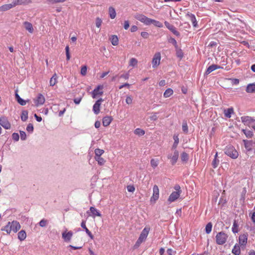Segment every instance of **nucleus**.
<instances>
[{"label": "nucleus", "mask_w": 255, "mask_h": 255, "mask_svg": "<svg viewBox=\"0 0 255 255\" xmlns=\"http://www.w3.org/2000/svg\"><path fill=\"white\" fill-rule=\"evenodd\" d=\"M135 18L146 25L153 24L158 27H162L163 26L162 23L160 21L149 18L142 14H136L135 15Z\"/></svg>", "instance_id": "f257e3e1"}, {"label": "nucleus", "mask_w": 255, "mask_h": 255, "mask_svg": "<svg viewBox=\"0 0 255 255\" xmlns=\"http://www.w3.org/2000/svg\"><path fill=\"white\" fill-rule=\"evenodd\" d=\"M21 228L19 222L16 221L8 222L6 225L2 228L1 230L9 234L11 232L16 233Z\"/></svg>", "instance_id": "f03ea898"}, {"label": "nucleus", "mask_w": 255, "mask_h": 255, "mask_svg": "<svg viewBox=\"0 0 255 255\" xmlns=\"http://www.w3.org/2000/svg\"><path fill=\"white\" fill-rule=\"evenodd\" d=\"M149 228L145 227L141 232L139 238L134 246V248H138L139 245L145 240L149 233Z\"/></svg>", "instance_id": "7ed1b4c3"}, {"label": "nucleus", "mask_w": 255, "mask_h": 255, "mask_svg": "<svg viewBox=\"0 0 255 255\" xmlns=\"http://www.w3.org/2000/svg\"><path fill=\"white\" fill-rule=\"evenodd\" d=\"M215 238L216 244L222 245L226 242L228 238V235L224 232H220L217 233Z\"/></svg>", "instance_id": "20e7f679"}, {"label": "nucleus", "mask_w": 255, "mask_h": 255, "mask_svg": "<svg viewBox=\"0 0 255 255\" xmlns=\"http://www.w3.org/2000/svg\"><path fill=\"white\" fill-rule=\"evenodd\" d=\"M225 153L228 156L231 157L233 159L237 158L239 154L238 151L236 150V149L231 145L227 146L225 149Z\"/></svg>", "instance_id": "39448f33"}, {"label": "nucleus", "mask_w": 255, "mask_h": 255, "mask_svg": "<svg viewBox=\"0 0 255 255\" xmlns=\"http://www.w3.org/2000/svg\"><path fill=\"white\" fill-rule=\"evenodd\" d=\"M104 88L103 85H99L96 88H95L92 92V97L94 99L98 98L102 96L103 94V89Z\"/></svg>", "instance_id": "423d86ee"}, {"label": "nucleus", "mask_w": 255, "mask_h": 255, "mask_svg": "<svg viewBox=\"0 0 255 255\" xmlns=\"http://www.w3.org/2000/svg\"><path fill=\"white\" fill-rule=\"evenodd\" d=\"M159 197V190L158 186L154 185L153 187V194L150 198V202L155 203Z\"/></svg>", "instance_id": "0eeeda50"}, {"label": "nucleus", "mask_w": 255, "mask_h": 255, "mask_svg": "<svg viewBox=\"0 0 255 255\" xmlns=\"http://www.w3.org/2000/svg\"><path fill=\"white\" fill-rule=\"evenodd\" d=\"M161 60V54L159 52H156L153 56L152 60L153 68H156L159 64Z\"/></svg>", "instance_id": "6e6552de"}, {"label": "nucleus", "mask_w": 255, "mask_h": 255, "mask_svg": "<svg viewBox=\"0 0 255 255\" xmlns=\"http://www.w3.org/2000/svg\"><path fill=\"white\" fill-rule=\"evenodd\" d=\"M45 101V99L43 95L39 94L37 97L34 99V102L36 107L42 105Z\"/></svg>", "instance_id": "1a4fd4ad"}, {"label": "nucleus", "mask_w": 255, "mask_h": 255, "mask_svg": "<svg viewBox=\"0 0 255 255\" xmlns=\"http://www.w3.org/2000/svg\"><path fill=\"white\" fill-rule=\"evenodd\" d=\"M18 3H19L18 0H17V1H13L11 3L4 4L0 7V11H6V10L13 7L14 6H16Z\"/></svg>", "instance_id": "9d476101"}, {"label": "nucleus", "mask_w": 255, "mask_h": 255, "mask_svg": "<svg viewBox=\"0 0 255 255\" xmlns=\"http://www.w3.org/2000/svg\"><path fill=\"white\" fill-rule=\"evenodd\" d=\"M0 125L5 129H8L11 128V125L8 120L5 117L0 118Z\"/></svg>", "instance_id": "9b49d317"}, {"label": "nucleus", "mask_w": 255, "mask_h": 255, "mask_svg": "<svg viewBox=\"0 0 255 255\" xmlns=\"http://www.w3.org/2000/svg\"><path fill=\"white\" fill-rule=\"evenodd\" d=\"M73 236V233L71 231L67 232V230L62 234V237L65 242H70Z\"/></svg>", "instance_id": "f8f14e48"}, {"label": "nucleus", "mask_w": 255, "mask_h": 255, "mask_svg": "<svg viewBox=\"0 0 255 255\" xmlns=\"http://www.w3.org/2000/svg\"><path fill=\"white\" fill-rule=\"evenodd\" d=\"M245 146L248 151H251L255 148V142L252 140H244Z\"/></svg>", "instance_id": "ddd939ff"}, {"label": "nucleus", "mask_w": 255, "mask_h": 255, "mask_svg": "<svg viewBox=\"0 0 255 255\" xmlns=\"http://www.w3.org/2000/svg\"><path fill=\"white\" fill-rule=\"evenodd\" d=\"M180 195V194L179 192L174 191L172 192L168 197V199L167 200L168 202H169V203H171V202L175 201L179 197Z\"/></svg>", "instance_id": "4468645a"}, {"label": "nucleus", "mask_w": 255, "mask_h": 255, "mask_svg": "<svg viewBox=\"0 0 255 255\" xmlns=\"http://www.w3.org/2000/svg\"><path fill=\"white\" fill-rule=\"evenodd\" d=\"M103 101L104 100L102 98H100L97 100L94 105L93 110L95 114L97 115L99 113L100 106Z\"/></svg>", "instance_id": "2eb2a0df"}, {"label": "nucleus", "mask_w": 255, "mask_h": 255, "mask_svg": "<svg viewBox=\"0 0 255 255\" xmlns=\"http://www.w3.org/2000/svg\"><path fill=\"white\" fill-rule=\"evenodd\" d=\"M239 244L241 246H245L247 244L248 241V234H244L239 236Z\"/></svg>", "instance_id": "dca6fc26"}, {"label": "nucleus", "mask_w": 255, "mask_h": 255, "mask_svg": "<svg viewBox=\"0 0 255 255\" xmlns=\"http://www.w3.org/2000/svg\"><path fill=\"white\" fill-rule=\"evenodd\" d=\"M164 24L166 27L174 34L178 36L180 35L179 32L176 30V28L173 25L170 24L167 21H165Z\"/></svg>", "instance_id": "f3484780"}, {"label": "nucleus", "mask_w": 255, "mask_h": 255, "mask_svg": "<svg viewBox=\"0 0 255 255\" xmlns=\"http://www.w3.org/2000/svg\"><path fill=\"white\" fill-rule=\"evenodd\" d=\"M178 156H179L178 151L176 150H175L174 151L173 154L172 155H169L168 157V158L171 159V163L172 164H174L177 161Z\"/></svg>", "instance_id": "a211bd4d"}, {"label": "nucleus", "mask_w": 255, "mask_h": 255, "mask_svg": "<svg viewBox=\"0 0 255 255\" xmlns=\"http://www.w3.org/2000/svg\"><path fill=\"white\" fill-rule=\"evenodd\" d=\"M90 211L92 214L91 215H90V216H92L93 218H95L96 216H101V214L100 213V212L97 209H96L95 208L93 207H91L90 208Z\"/></svg>", "instance_id": "6ab92c4d"}, {"label": "nucleus", "mask_w": 255, "mask_h": 255, "mask_svg": "<svg viewBox=\"0 0 255 255\" xmlns=\"http://www.w3.org/2000/svg\"><path fill=\"white\" fill-rule=\"evenodd\" d=\"M81 227L83 228L87 234L88 235V236L91 239H93L94 237L91 232L88 230V229L86 226V222L85 221H82L81 224Z\"/></svg>", "instance_id": "aec40b11"}, {"label": "nucleus", "mask_w": 255, "mask_h": 255, "mask_svg": "<svg viewBox=\"0 0 255 255\" xmlns=\"http://www.w3.org/2000/svg\"><path fill=\"white\" fill-rule=\"evenodd\" d=\"M186 16L190 19L194 27H197V22L195 15L191 13H188Z\"/></svg>", "instance_id": "412c9836"}, {"label": "nucleus", "mask_w": 255, "mask_h": 255, "mask_svg": "<svg viewBox=\"0 0 255 255\" xmlns=\"http://www.w3.org/2000/svg\"><path fill=\"white\" fill-rule=\"evenodd\" d=\"M112 118L111 117L107 116L103 119V125L104 127L108 126L112 121Z\"/></svg>", "instance_id": "4be33fe9"}, {"label": "nucleus", "mask_w": 255, "mask_h": 255, "mask_svg": "<svg viewBox=\"0 0 255 255\" xmlns=\"http://www.w3.org/2000/svg\"><path fill=\"white\" fill-rule=\"evenodd\" d=\"M57 79H58V76L56 73H55L50 79V82H49L50 86H54V85H55L58 82Z\"/></svg>", "instance_id": "5701e85b"}, {"label": "nucleus", "mask_w": 255, "mask_h": 255, "mask_svg": "<svg viewBox=\"0 0 255 255\" xmlns=\"http://www.w3.org/2000/svg\"><path fill=\"white\" fill-rule=\"evenodd\" d=\"M220 68V66L217 65H215V64H213L211 66H210L208 69H207L206 71V74H210L211 72H212V71L216 70V69H219Z\"/></svg>", "instance_id": "b1692460"}, {"label": "nucleus", "mask_w": 255, "mask_h": 255, "mask_svg": "<svg viewBox=\"0 0 255 255\" xmlns=\"http://www.w3.org/2000/svg\"><path fill=\"white\" fill-rule=\"evenodd\" d=\"M18 239L20 241H24L26 238V234L25 231L21 230L17 234Z\"/></svg>", "instance_id": "393cba45"}, {"label": "nucleus", "mask_w": 255, "mask_h": 255, "mask_svg": "<svg viewBox=\"0 0 255 255\" xmlns=\"http://www.w3.org/2000/svg\"><path fill=\"white\" fill-rule=\"evenodd\" d=\"M224 113L226 117L228 118H231L232 114L234 113L233 108H231L225 110L224 111Z\"/></svg>", "instance_id": "a878e982"}, {"label": "nucleus", "mask_w": 255, "mask_h": 255, "mask_svg": "<svg viewBox=\"0 0 255 255\" xmlns=\"http://www.w3.org/2000/svg\"><path fill=\"white\" fill-rule=\"evenodd\" d=\"M246 91L248 93H255V84H250L248 85L246 88Z\"/></svg>", "instance_id": "bb28decb"}, {"label": "nucleus", "mask_w": 255, "mask_h": 255, "mask_svg": "<svg viewBox=\"0 0 255 255\" xmlns=\"http://www.w3.org/2000/svg\"><path fill=\"white\" fill-rule=\"evenodd\" d=\"M232 252L235 255H240L241 253V250L239 245L236 244L234 246Z\"/></svg>", "instance_id": "cd10ccee"}, {"label": "nucleus", "mask_w": 255, "mask_h": 255, "mask_svg": "<svg viewBox=\"0 0 255 255\" xmlns=\"http://www.w3.org/2000/svg\"><path fill=\"white\" fill-rule=\"evenodd\" d=\"M24 26L25 28L27 31H28L29 32H30V33L33 32V26H32V25L30 23L28 22H25L24 23Z\"/></svg>", "instance_id": "c85d7f7f"}, {"label": "nucleus", "mask_w": 255, "mask_h": 255, "mask_svg": "<svg viewBox=\"0 0 255 255\" xmlns=\"http://www.w3.org/2000/svg\"><path fill=\"white\" fill-rule=\"evenodd\" d=\"M15 98L17 102L21 106H24L26 105L27 102L26 101H25L21 98L17 93H15Z\"/></svg>", "instance_id": "c756f323"}, {"label": "nucleus", "mask_w": 255, "mask_h": 255, "mask_svg": "<svg viewBox=\"0 0 255 255\" xmlns=\"http://www.w3.org/2000/svg\"><path fill=\"white\" fill-rule=\"evenodd\" d=\"M109 13L110 17L112 19H114L116 17V10H115V8H113V7H109Z\"/></svg>", "instance_id": "7c9ffc66"}, {"label": "nucleus", "mask_w": 255, "mask_h": 255, "mask_svg": "<svg viewBox=\"0 0 255 255\" xmlns=\"http://www.w3.org/2000/svg\"><path fill=\"white\" fill-rule=\"evenodd\" d=\"M110 40H111V43L113 45L116 46L118 44L119 39L116 35H112L110 38Z\"/></svg>", "instance_id": "2f4dec72"}, {"label": "nucleus", "mask_w": 255, "mask_h": 255, "mask_svg": "<svg viewBox=\"0 0 255 255\" xmlns=\"http://www.w3.org/2000/svg\"><path fill=\"white\" fill-rule=\"evenodd\" d=\"M173 94V91L171 88H168L165 90L163 94L164 98H168Z\"/></svg>", "instance_id": "473e14b6"}, {"label": "nucleus", "mask_w": 255, "mask_h": 255, "mask_svg": "<svg viewBox=\"0 0 255 255\" xmlns=\"http://www.w3.org/2000/svg\"><path fill=\"white\" fill-rule=\"evenodd\" d=\"M104 153V150L99 148H96L95 150V157H100Z\"/></svg>", "instance_id": "72a5a7b5"}, {"label": "nucleus", "mask_w": 255, "mask_h": 255, "mask_svg": "<svg viewBox=\"0 0 255 255\" xmlns=\"http://www.w3.org/2000/svg\"><path fill=\"white\" fill-rule=\"evenodd\" d=\"M95 159L100 165H103L106 162V160L101 156L95 157Z\"/></svg>", "instance_id": "f704fd0d"}, {"label": "nucleus", "mask_w": 255, "mask_h": 255, "mask_svg": "<svg viewBox=\"0 0 255 255\" xmlns=\"http://www.w3.org/2000/svg\"><path fill=\"white\" fill-rule=\"evenodd\" d=\"M173 139H174V141L173 144L172 145V148L176 149V148L177 147V145L179 143V138L178 137V135H174L173 136Z\"/></svg>", "instance_id": "c9c22d12"}, {"label": "nucleus", "mask_w": 255, "mask_h": 255, "mask_svg": "<svg viewBox=\"0 0 255 255\" xmlns=\"http://www.w3.org/2000/svg\"><path fill=\"white\" fill-rule=\"evenodd\" d=\"M242 131L245 133L246 136L248 138H251L253 135V131L250 130L243 129Z\"/></svg>", "instance_id": "e433bc0d"}, {"label": "nucleus", "mask_w": 255, "mask_h": 255, "mask_svg": "<svg viewBox=\"0 0 255 255\" xmlns=\"http://www.w3.org/2000/svg\"><path fill=\"white\" fill-rule=\"evenodd\" d=\"M134 132L135 134L139 136L143 135L145 133V131L144 130L139 128L135 129L134 130Z\"/></svg>", "instance_id": "4c0bfd02"}, {"label": "nucleus", "mask_w": 255, "mask_h": 255, "mask_svg": "<svg viewBox=\"0 0 255 255\" xmlns=\"http://www.w3.org/2000/svg\"><path fill=\"white\" fill-rule=\"evenodd\" d=\"M28 118V112L26 111H23L22 112L21 115V119L22 121H25Z\"/></svg>", "instance_id": "58836bf2"}, {"label": "nucleus", "mask_w": 255, "mask_h": 255, "mask_svg": "<svg viewBox=\"0 0 255 255\" xmlns=\"http://www.w3.org/2000/svg\"><path fill=\"white\" fill-rule=\"evenodd\" d=\"M212 224L211 223H208L205 228L206 233L208 234H210L212 231Z\"/></svg>", "instance_id": "ea45409f"}, {"label": "nucleus", "mask_w": 255, "mask_h": 255, "mask_svg": "<svg viewBox=\"0 0 255 255\" xmlns=\"http://www.w3.org/2000/svg\"><path fill=\"white\" fill-rule=\"evenodd\" d=\"M232 231L234 233H237L238 232V225L236 222V221H234L233 227H232Z\"/></svg>", "instance_id": "a19ab883"}, {"label": "nucleus", "mask_w": 255, "mask_h": 255, "mask_svg": "<svg viewBox=\"0 0 255 255\" xmlns=\"http://www.w3.org/2000/svg\"><path fill=\"white\" fill-rule=\"evenodd\" d=\"M137 60L134 58H131L129 61V66L135 67L137 64Z\"/></svg>", "instance_id": "79ce46f5"}, {"label": "nucleus", "mask_w": 255, "mask_h": 255, "mask_svg": "<svg viewBox=\"0 0 255 255\" xmlns=\"http://www.w3.org/2000/svg\"><path fill=\"white\" fill-rule=\"evenodd\" d=\"M181 159L183 161H186L188 160V155L185 152H183L181 155Z\"/></svg>", "instance_id": "37998d69"}, {"label": "nucleus", "mask_w": 255, "mask_h": 255, "mask_svg": "<svg viewBox=\"0 0 255 255\" xmlns=\"http://www.w3.org/2000/svg\"><path fill=\"white\" fill-rule=\"evenodd\" d=\"M87 67L84 65L81 67L80 73L82 76H85L87 74Z\"/></svg>", "instance_id": "c03bdc74"}, {"label": "nucleus", "mask_w": 255, "mask_h": 255, "mask_svg": "<svg viewBox=\"0 0 255 255\" xmlns=\"http://www.w3.org/2000/svg\"><path fill=\"white\" fill-rule=\"evenodd\" d=\"M158 119L157 114V113H153L152 115H151L149 118L150 121H155L157 120Z\"/></svg>", "instance_id": "a18cd8bd"}, {"label": "nucleus", "mask_w": 255, "mask_h": 255, "mask_svg": "<svg viewBox=\"0 0 255 255\" xmlns=\"http://www.w3.org/2000/svg\"><path fill=\"white\" fill-rule=\"evenodd\" d=\"M96 25L97 27L99 28L102 23V20L99 17H97L95 20Z\"/></svg>", "instance_id": "49530a36"}, {"label": "nucleus", "mask_w": 255, "mask_h": 255, "mask_svg": "<svg viewBox=\"0 0 255 255\" xmlns=\"http://www.w3.org/2000/svg\"><path fill=\"white\" fill-rule=\"evenodd\" d=\"M150 164L152 167L155 168L158 164V162L157 160L152 159L150 161Z\"/></svg>", "instance_id": "de8ad7c7"}, {"label": "nucleus", "mask_w": 255, "mask_h": 255, "mask_svg": "<svg viewBox=\"0 0 255 255\" xmlns=\"http://www.w3.org/2000/svg\"><path fill=\"white\" fill-rule=\"evenodd\" d=\"M12 138L14 141H17L19 139V135L17 133H13L12 134Z\"/></svg>", "instance_id": "09e8293b"}, {"label": "nucleus", "mask_w": 255, "mask_h": 255, "mask_svg": "<svg viewBox=\"0 0 255 255\" xmlns=\"http://www.w3.org/2000/svg\"><path fill=\"white\" fill-rule=\"evenodd\" d=\"M26 130L28 132H30V133L33 132V126L32 124H29L28 125V126L26 127Z\"/></svg>", "instance_id": "8fccbe9b"}, {"label": "nucleus", "mask_w": 255, "mask_h": 255, "mask_svg": "<svg viewBox=\"0 0 255 255\" xmlns=\"http://www.w3.org/2000/svg\"><path fill=\"white\" fill-rule=\"evenodd\" d=\"M39 224L40 227H44L47 224V221L45 219H42L39 222Z\"/></svg>", "instance_id": "3c124183"}, {"label": "nucleus", "mask_w": 255, "mask_h": 255, "mask_svg": "<svg viewBox=\"0 0 255 255\" xmlns=\"http://www.w3.org/2000/svg\"><path fill=\"white\" fill-rule=\"evenodd\" d=\"M66 51V59L67 60H69L70 59V55L69 53V46H67L65 48Z\"/></svg>", "instance_id": "603ef678"}, {"label": "nucleus", "mask_w": 255, "mask_h": 255, "mask_svg": "<svg viewBox=\"0 0 255 255\" xmlns=\"http://www.w3.org/2000/svg\"><path fill=\"white\" fill-rule=\"evenodd\" d=\"M219 163V160L218 159H217V158H214V159L212 162L213 167L214 168H216L218 166Z\"/></svg>", "instance_id": "864d4df0"}, {"label": "nucleus", "mask_w": 255, "mask_h": 255, "mask_svg": "<svg viewBox=\"0 0 255 255\" xmlns=\"http://www.w3.org/2000/svg\"><path fill=\"white\" fill-rule=\"evenodd\" d=\"M20 136L22 140H25L26 139V134L23 131H20Z\"/></svg>", "instance_id": "5fc2aeb1"}, {"label": "nucleus", "mask_w": 255, "mask_h": 255, "mask_svg": "<svg viewBox=\"0 0 255 255\" xmlns=\"http://www.w3.org/2000/svg\"><path fill=\"white\" fill-rule=\"evenodd\" d=\"M182 130L183 131L187 133L188 132V126L186 122H184L182 124Z\"/></svg>", "instance_id": "6e6d98bb"}, {"label": "nucleus", "mask_w": 255, "mask_h": 255, "mask_svg": "<svg viewBox=\"0 0 255 255\" xmlns=\"http://www.w3.org/2000/svg\"><path fill=\"white\" fill-rule=\"evenodd\" d=\"M168 41H169V42L170 43H171L172 44H173L175 47H177V42H176V40L174 38L170 37Z\"/></svg>", "instance_id": "4d7b16f0"}, {"label": "nucleus", "mask_w": 255, "mask_h": 255, "mask_svg": "<svg viewBox=\"0 0 255 255\" xmlns=\"http://www.w3.org/2000/svg\"><path fill=\"white\" fill-rule=\"evenodd\" d=\"M66 0H49V2L52 3H58V2H63Z\"/></svg>", "instance_id": "13d9d810"}, {"label": "nucleus", "mask_w": 255, "mask_h": 255, "mask_svg": "<svg viewBox=\"0 0 255 255\" xmlns=\"http://www.w3.org/2000/svg\"><path fill=\"white\" fill-rule=\"evenodd\" d=\"M167 253L168 255H173L175 254V252L172 250L171 249H168L167 250Z\"/></svg>", "instance_id": "bf43d9fd"}, {"label": "nucleus", "mask_w": 255, "mask_h": 255, "mask_svg": "<svg viewBox=\"0 0 255 255\" xmlns=\"http://www.w3.org/2000/svg\"><path fill=\"white\" fill-rule=\"evenodd\" d=\"M174 189L176 190L175 192H179L180 194L181 193V190L180 189V187L179 185H176L174 186Z\"/></svg>", "instance_id": "052dcab7"}, {"label": "nucleus", "mask_w": 255, "mask_h": 255, "mask_svg": "<svg viewBox=\"0 0 255 255\" xmlns=\"http://www.w3.org/2000/svg\"><path fill=\"white\" fill-rule=\"evenodd\" d=\"M141 36L144 38H147L148 37V33L146 32H142Z\"/></svg>", "instance_id": "680f3d73"}, {"label": "nucleus", "mask_w": 255, "mask_h": 255, "mask_svg": "<svg viewBox=\"0 0 255 255\" xmlns=\"http://www.w3.org/2000/svg\"><path fill=\"white\" fill-rule=\"evenodd\" d=\"M135 190V188L133 185L128 186V192H133Z\"/></svg>", "instance_id": "e2e57ef3"}, {"label": "nucleus", "mask_w": 255, "mask_h": 255, "mask_svg": "<svg viewBox=\"0 0 255 255\" xmlns=\"http://www.w3.org/2000/svg\"><path fill=\"white\" fill-rule=\"evenodd\" d=\"M137 30V27L135 25H133L132 26H131V27L130 28V31L131 32H135Z\"/></svg>", "instance_id": "0e129e2a"}, {"label": "nucleus", "mask_w": 255, "mask_h": 255, "mask_svg": "<svg viewBox=\"0 0 255 255\" xmlns=\"http://www.w3.org/2000/svg\"><path fill=\"white\" fill-rule=\"evenodd\" d=\"M165 81L164 80H162L159 82V85L160 86H164L165 85Z\"/></svg>", "instance_id": "69168bd1"}, {"label": "nucleus", "mask_w": 255, "mask_h": 255, "mask_svg": "<svg viewBox=\"0 0 255 255\" xmlns=\"http://www.w3.org/2000/svg\"><path fill=\"white\" fill-rule=\"evenodd\" d=\"M81 101V98H76L74 100V102L76 104H79Z\"/></svg>", "instance_id": "338daca9"}, {"label": "nucleus", "mask_w": 255, "mask_h": 255, "mask_svg": "<svg viewBox=\"0 0 255 255\" xmlns=\"http://www.w3.org/2000/svg\"><path fill=\"white\" fill-rule=\"evenodd\" d=\"M252 221L255 223V212H254L251 217Z\"/></svg>", "instance_id": "774afa93"}]
</instances>
